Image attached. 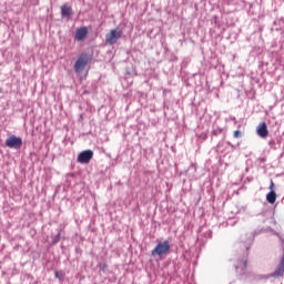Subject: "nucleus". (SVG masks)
Here are the masks:
<instances>
[{"label": "nucleus", "instance_id": "obj_12", "mask_svg": "<svg viewBox=\"0 0 284 284\" xmlns=\"http://www.w3.org/2000/svg\"><path fill=\"white\" fill-rule=\"evenodd\" d=\"M233 136H234V139H241V136H242L241 131H239V130L234 131Z\"/></svg>", "mask_w": 284, "mask_h": 284}, {"label": "nucleus", "instance_id": "obj_5", "mask_svg": "<svg viewBox=\"0 0 284 284\" xmlns=\"http://www.w3.org/2000/svg\"><path fill=\"white\" fill-rule=\"evenodd\" d=\"M93 156H94V152L92 150L82 151L78 155V163L88 164L90 163V161H92Z\"/></svg>", "mask_w": 284, "mask_h": 284}, {"label": "nucleus", "instance_id": "obj_9", "mask_svg": "<svg viewBox=\"0 0 284 284\" xmlns=\"http://www.w3.org/2000/svg\"><path fill=\"white\" fill-rule=\"evenodd\" d=\"M266 201L267 203H271V205H274V203H276V192L275 191L268 192L266 195Z\"/></svg>", "mask_w": 284, "mask_h": 284}, {"label": "nucleus", "instance_id": "obj_15", "mask_svg": "<svg viewBox=\"0 0 284 284\" xmlns=\"http://www.w3.org/2000/svg\"><path fill=\"white\" fill-rule=\"evenodd\" d=\"M244 267H247V262L246 261L244 262Z\"/></svg>", "mask_w": 284, "mask_h": 284}, {"label": "nucleus", "instance_id": "obj_6", "mask_svg": "<svg viewBox=\"0 0 284 284\" xmlns=\"http://www.w3.org/2000/svg\"><path fill=\"white\" fill-rule=\"evenodd\" d=\"M256 133L261 136V139H267V136L270 135V131L267 130V123H260L256 129Z\"/></svg>", "mask_w": 284, "mask_h": 284}, {"label": "nucleus", "instance_id": "obj_1", "mask_svg": "<svg viewBox=\"0 0 284 284\" xmlns=\"http://www.w3.org/2000/svg\"><path fill=\"white\" fill-rule=\"evenodd\" d=\"M170 254V241H163L156 244V246L151 251L152 256H165Z\"/></svg>", "mask_w": 284, "mask_h": 284}, {"label": "nucleus", "instance_id": "obj_10", "mask_svg": "<svg viewBox=\"0 0 284 284\" xmlns=\"http://www.w3.org/2000/svg\"><path fill=\"white\" fill-rule=\"evenodd\" d=\"M284 273V264H278L277 268L274 272V276H283Z\"/></svg>", "mask_w": 284, "mask_h": 284}, {"label": "nucleus", "instance_id": "obj_7", "mask_svg": "<svg viewBox=\"0 0 284 284\" xmlns=\"http://www.w3.org/2000/svg\"><path fill=\"white\" fill-rule=\"evenodd\" d=\"M88 37V27L77 29L75 39L77 41H83Z\"/></svg>", "mask_w": 284, "mask_h": 284}, {"label": "nucleus", "instance_id": "obj_14", "mask_svg": "<svg viewBox=\"0 0 284 284\" xmlns=\"http://www.w3.org/2000/svg\"><path fill=\"white\" fill-rule=\"evenodd\" d=\"M270 190H271V192H274V181H271Z\"/></svg>", "mask_w": 284, "mask_h": 284}, {"label": "nucleus", "instance_id": "obj_2", "mask_svg": "<svg viewBox=\"0 0 284 284\" xmlns=\"http://www.w3.org/2000/svg\"><path fill=\"white\" fill-rule=\"evenodd\" d=\"M123 37V31L121 29L116 28L111 30L109 33L105 36V42L109 43V45H114L116 41H119Z\"/></svg>", "mask_w": 284, "mask_h": 284}, {"label": "nucleus", "instance_id": "obj_8", "mask_svg": "<svg viewBox=\"0 0 284 284\" xmlns=\"http://www.w3.org/2000/svg\"><path fill=\"white\" fill-rule=\"evenodd\" d=\"M71 14H72V7H68L67 4L61 7V16L62 17L70 19Z\"/></svg>", "mask_w": 284, "mask_h": 284}, {"label": "nucleus", "instance_id": "obj_4", "mask_svg": "<svg viewBox=\"0 0 284 284\" xmlns=\"http://www.w3.org/2000/svg\"><path fill=\"white\" fill-rule=\"evenodd\" d=\"M6 145L11 150H19L23 145V140L17 135H11L6 140Z\"/></svg>", "mask_w": 284, "mask_h": 284}, {"label": "nucleus", "instance_id": "obj_11", "mask_svg": "<svg viewBox=\"0 0 284 284\" xmlns=\"http://www.w3.org/2000/svg\"><path fill=\"white\" fill-rule=\"evenodd\" d=\"M98 267H99L102 272H105V270H108V264H105V263H100V264L98 265Z\"/></svg>", "mask_w": 284, "mask_h": 284}, {"label": "nucleus", "instance_id": "obj_13", "mask_svg": "<svg viewBox=\"0 0 284 284\" xmlns=\"http://www.w3.org/2000/svg\"><path fill=\"white\" fill-rule=\"evenodd\" d=\"M200 139H202L203 141H205V140L207 139V134H206V133H202V134L200 135Z\"/></svg>", "mask_w": 284, "mask_h": 284}, {"label": "nucleus", "instance_id": "obj_3", "mask_svg": "<svg viewBox=\"0 0 284 284\" xmlns=\"http://www.w3.org/2000/svg\"><path fill=\"white\" fill-rule=\"evenodd\" d=\"M90 61V58H88V53H82L78 58V60L74 63V71L79 74L85 70V65H88Z\"/></svg>", "mask_w": 284, "mask_h": 284}]
</instances>
